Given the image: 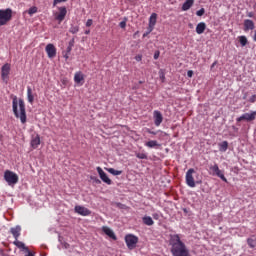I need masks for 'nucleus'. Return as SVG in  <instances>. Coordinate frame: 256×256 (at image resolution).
Wrapping results in <instances>:
<instances>
[{
  "label": "nucleus",
  "mask_w": 256,
  "mask_h": 256,
  "mask_svg": "<svg viewBox=\"0 0 256 256\" xmlns=\"http://www.w3.org/2000/svg\"><path fill=\"white\" fill-rule=\"evenodd\" d=\"M169 245L173 256H191L189 248H187L185 242L181 241L179 234L170 235Z\"/></svg>",
  "instance_id": "f257e3e1"
},
{
  "label": "nucleus",
  "mask_w": 256,
  "mask_h": 256,
  "mask_svg": "<svg viewBox=\"0 0 256 256\" xmlns=\"http://www.w3.org/2000/svg\"><path fill=\"white\" fill-rule=\"evenodd\" d=\"M12 111L16 119H20L22 125L27 123V110L25 108V101L23 99H18L17 96L13 97Z\"/></svg>",
  "instance_id": "f03ea898"
},
{
  "label": "nucleus",
  "mask_w": 256,
  "mask_h": 256,
  "mask_svg": "<svg viewBox=\"0 0 256 256\" xmlns=\"http://www.w3.org/2000/svg\"><path fill=\"white\" fill-rule=\"evenodd\" d=\"M13 19V9H0V27L7 25Z\"/></svg>",
  "instance_id": "7ed1b4c3"
},
{
  "label": "nucleus",
  "mask_w": 256,
  "mask_h": 256,
  "mask_svg": "<svg viewBox=\"0 0 256 256\" xmlns=\"http://www.w3.org/2000/svg\"><path fill=\"white\" fill-rule=\"evenodd\" d=\"M4 179L8 185H17L19 183V176L11 170H6L4 172Z\"/></svg>",
  "instance_id": "20e7f679"
},
{
  "label": "nucleus",
  "mask_w": 256,
  "mask_h": 256,
  "mask_svg": "<svg viewBox=\"0 0 256 256\" xmlns=\"http://www.w3.org/2000/svg\"><path fill=\"white\" fill-rule=\"evenodd\" d=\"M209 169L211 171L210 175H216L217 177L221 178L224 183H227V178L225 177V174H223V171L219 169V165H217V163L210 165Z\"/></svg>",
  "instance_id": "39448f33"
},
{
  "label": "nucleus",
  "mask_w": 256,
  "mask_h": 256,
  "mask_svg": "<svg viewBox=\"0 0 256 256\" xmlns=\"http://www.w3.org/2000/svg\"><path fill=\"white\" fill-rule=\"evenodd\" d=\"M59 12H54V19L58 21V23H63L65 21V17H67V8L65 6L58 7Z\"/></svg>",
  "instance_id": "423d86ee"
},
{
  "label": "nucleus",
  "mask_w": 256,
  "mask_h": 256,
  "mask_svg": "<svg viewBox=\"0 0 256 256\" xmlns=\"http://www.w3.org/2000/svg\"><path fill=\"white\" fill-rule=\"evenodd\" d=\"M125 242L128 249H135L137 243H139V238L133 234H128L125 236Z\"/></svg>",
  "instance_id": "0eeeda50"
},
{
  "label": "nucleus",
  "mask_w": 256,
  "mask_h": 256,
  "mask_svg": "<svg viewBox=\"0 0 256 256\" xmlns=\"http://www.w3.org/2000/svg\"><path fill=\"white\" fill-rule=\"evenodd\" d=\"M256 119V111H252L251 113H245L242 116L236 119L237 123H241V121H255Z\"/></svg>",
  "instance_id": "6e6552de"
},
{
  "label": "nucleus",
  "mask_w": 256,
  "mask_h": 256,
  "mask_svg": "<svg viewBox=\"0 0 256 256\" xmlns=\"http://www.w3.org/2000/svg\"><path fill=\"white\" fill-rule=\"evenodd\" d=\"M97 173L100 177V179L103 181V183H106V185H111L113 183V181H111V179L109 178V176H107V173H105V171H103L102 167H97L96 168Z\"/></svg>",
  "instance_id": "1a4fd4ad"
},
{
  "label": "nucleus",
  "mask_w": 256,
  "mask_h": 256,
  "mask_svg": "<svg viewBox=\"0 0 256 256\" xmlns=\"http://www.w3.org/2000/svg\"><path fill=\"white\" fill-rule=\"evenodd\" d=\"M193 173H195V169L190 168L187 172H186V185H188V187H195V178H193Z\"/></svg>",
  "instance_id": "9d476101"
},
{
  "label": "nucleus",
  "mask_w": 256,
  "mask_h": 256,
  "mask_svg": "<svg viewBox=\"0 0 256 256\" xmlns=\"http://www.w3.org/2000/svg\"><path fill=\"white\" fill-rule=\"evenodd\" d=\"M9 73H11V64L6 63L1 68V78L3 81L9 79Z\"/></svg>",
  "instance_id": "9b49d317"
},
{
  "label": "nucleus",
  "mask_w": 256,
  "mask_h": 256,
  "mask_svg": "<svg viewBox=\"0 0 256 256\" xmlns=\"http://www.w3.org/2000/svg\"><path fill=\"white\" fill-rule=\"evenodd\" d=\"M45 51L49 59H53L57 56V48H55V45L53 44H47Z\"/></svg>",
  "instance_id": "f8f14e48"
},
{
  "label": "nucleus",
  "mask_w": 256,
  "mask_h": 256,
  "mask_svg": "<svg viewBox=\"0 0 256 256\" xmlns=\"http://www.w3.org/2000/svg\"><path fill=\"white\" fill-rule=\"evenodd\" d=\"M74 210L78 215H82V217H89L91 215V210L85 208V206H75Z\"/></svg>",
  "instance_id": "ddd939ff"
},
{
  "label": "nucleus",
  "mask_w": 256,
  "mask_h": 256,
  "mask_svg": "<svg viewBox=\"0 0 256 256\" xmlns=\"http://www.w3.org/2000/svg\"><path fill=\"white\" fill-rule=\"evenodd\" d=\"M153 119H154V125L156 127H160V125L163 123V114L159 110H155L153 112Z\"/></svg>",
  "instance_id": "4468645a"
},
{
  "label": "nucleus",
  "mask_w": 256,
  "mask_h": 256,
  "mask_svg": "<svg viewBox=\"0 0 256 256\" xmlns=\"http://www.w3.org/2000/svg\"><path fill=\"white\" fill-rule=\"evenodd\" d=\"M102 231H103V233H105V235L110 237V239L117 241V236H115V232H113V230H111V228H109L107 226H103Z\"/></svg>",
  "instance_id": "2eb2a0df"
},
{
  "label": "nucleus",
  "mask_w": 256,
  "mask_h": 256,
  "mask_svg": "<svg viewBox=\"0 0 256 256\" xmlns=\"http://www.w3.org/2000/svg\"><path fill=\"white\" fill-rule=\"evenodd\" d=\"M255 29V22L253 20H244V31H253Z\"/></svg>",
  "instance_id": "dca6fc26"
},
{
  "label": "nucleus",
  "mask_w": 256,
  "mask_h": 256,
  "mask_svg": "<svg viewBox=\"0 0 256 256\" xmlns=\"http://www.w3.org/2000/svg\"><path fill=\"white\" fill-rule=\"evenodd\" d=\"M10 233L13 235L14 239H19V237H21V226L10 228Z\"/></svg>",
  "instance_id": "f3484780"
},
{
  "label": "nucleus",
  "mask_w": 256,
  "mask_h": 256,
  "mask_svg": "<svg viewBox=\"0 0 256 256\" xmlns=\"http://www.w3.org/2000/svg\"><path fill=\"white\" fill-rule=\"evenodd\" d=\"M205 29H207V24H205V22L198 23L196 26L197 35H203V33H205Z\"/></svg>",
  "instance_id": "a211bd4d"
},
{
  "label": "nucleus",
  "mask_w": 256,
  "mask_h": 256,
  "mask_svg": "<svg viewBox=\"0 0 256 256\" xmlns=\"http://www.w3.org/2000/svg\"><path fill=\"white\" fill-rule=\"evenodd\" d=\"M195 0H186L182 5V11H189L193 7Z\"/></svg>",
  "instance_id": "6ab92c4d"
},
{
  "label": "nucleus",
  "mask_w": 256,
  "mask_h": 256,
  "mask_svg": "<svg viewBox=\"0 0 256 256\" xmlns=\"http://www.w3.org/2000/svg\"><path fill=\"white\" fill-rule=\"evenodd\" d=\"M27 99L28 103L33 105V102L35 101V96H33V90L29 86L27 87Z\"/></svg>",
  "instance_id": "aec40b11"
},
{
  "label": "nucleus",
  "mask_w": 256,
  "mask_h": 256,
  "mask_svg": "<svg viewBox=\"0 0 256 256\" xmlns=\"http://www.w3.org/2000/svg\"><path fill=\"white\" fill-rule=\"evenodd\" d=\"M145 146L149 147V149H153L155 147H161V144H159V142H157L156 140H150L145 143Z\"/></svg>",
  "instance_id": "412c9836"
},
{
  "label": "nucleus",
  "mask_w": 256,
  "mask_h": 256,
  "mask_svg": "<svg viewBox=\"0 0 256 256\" xmlns=\"http://www.w3.org/2000/svg\"><path fill=\"white\" fill-rule=\"evenodd\" d=\"M142 221H143L144 225H147L148 227H151V225L155 224V222L153 221V218H151V216H144L142 218Z\"/></svg>",
  "instance_id": "4be33fe9"
},
{
  "label": "nucleus",
  "mask_w": 256,
  "mask_h": 256,
  "mask_svg": "<svg viewBox=\"0 0 256 256\" xmlns=\"http://www.w3.org/2000/svg\"><path fill=\"white\" fill-rule=\"evenodd\" d=\"M39 145H41V138L39 136H36L32 139L31 146L33 147V149H37Z\"/></svg>",
  "instance_id": "5701e85b"
},
{
  "label": "nucleus",
  "mask_w": 256,
  "mask_h": 256,
  "mask_svg": "<svg viewBox=\"0 0 256 256\" xmlns=\"http://www.w3.org/2000/svg\"><path fill=\"white\" fill-rule=\"evenodd\" d=\"M149 25L151 27H155L157 25V13H152L149 18Z\"/></svg>",
  "instance_id": "b1692460"
},
{
  "label": "nucleus",
  "mask_w": 256,
  "mask_h": 256,
  "mask_svg": "<svg viewBox=\"0 0 256 256\" xmlns=\"http://www.w3.org/2000/svg\"><path fill=\"white\" fill-rule=\"evenodd\" d=\"M14 245L18 247V249H24V251H29V248L25 246V243L19 241V239H15Z\"/></svg>",
  "instance_id": "393cba45"
},
{
  "label": "nucleus",
  "mask_w": 256,
  "mask_h": 256,
  "mask_svg": "<svg viewBox=\"0 0 256 256\" xmlns=\"http://www.w3.org/2000/svg\"><path fill=\"white\" fill-rule=\"evenodd\" d=\"M85 79V76L81 72H76L74 75V81L75 83H81Z\"/></svg>",
  "instance_id": "a878e982"
},
{
  "label": "nucleus",
  "mask_w": 256,
  "mask_h": 256,
  "mask_svg": "<svg viewBox=\"0 0 256 256\" xmlns=\"http://www.w3.org/2000/svg\"><path fill=\"white\" fill-rule=\"evenodd\" d=\"M227 149H229V142L223 141L219 144V151H221L222 153H225Z\"/></svg>",
  "instance_id": "bb28decb"
},
{
  "label": "nucleus",
  "mask_w": 256,
  "mask_h": 256,
  "mask_svg": "<svg viewBox=\"0 0 256 256\" xmlns=\"http://www.w3.org/2000/svg\"><path fill=\"white\" fill-rule=\"evenodd\" d=\"M108 173H111V175H121L123 171L121 170H115L114 168H106Z\"/></svg>",
  "instance_id": "cd10ccee"
},
{
  "label": "nucleus",
  "mask_w": 256,
  "mask_h": 256,
  "mask_svg": "<svg viewBox=\"0 0 256 256\" xmlns=\"http://www.w3.org/2000/svg\"><path fill=\"white\" fill-rule=\"evenodd\" d=\"M238 39L242 47H245V45H247L248 41L246 36H239Z\"/></svg>",
  "instance_id": "c85d7f7f"
},
{
  "label": "nucleus",
  "mask_w": 256,
  "mask_h": 256,
  "mask_svg": "<svg viewBox=\"0 0 256 256\" xmlns=\"http://www.w3.org/2000/svg\"><path fill=\"white\" fill-rule=\"evenodd\" d=\"M247 244L249 245V247H251V249H254V247H256V239L248 238Z\"/></svg>",
  "instance_id": "c756f323"
},
{
  "label": "nucleus",
  "mask_w": 256,
  "mask_h": 256,
  "mask_svg": "<svg viewBox=\"0 0 256 256\" xmlns=\"http://www.w3.org/2000/svg\"><path fill=\"white\" fill-rule=\"evenodd\" d=\"M70 33H72L73 35H75V33H79V26H71Z\"/></svg>",
  "instance_id": "7c9ffc66"
},
{
  "label": "nucleus",
  "mask_w": 256,
  "mask_h": 256,
  "mask_svg": "<svg viewBox=\"0 0 256 256\" xmlns=\"http://www.w3.org/2000/svg\"><path fill=\"white\" fill-rule=\"evenodd\" d=\"M35 13H37V7L36 6H33V7L29 8V10H28L29 15H35Z\"/></svg>",
  "instance_id": "2f4dec72"
},
{
  "label": "nucleus",
  "mask_w": 256,
  "mask_h": 256,
  "mask_svg": "<svg viewBox=\"0 0 256 256\" xmlns=\"http://www.w3.org/2000/svg\"><path fill=\"white\" fill-rule=\"evenodd\" d=\"M196 15H197L198 17H203V15H205V8H201L200 10H198V11L196 12Z\"/></svg>",
  "instance_id": "473e14b6"
},
{
  "label": "nucleus",
  "mask_w": 256,
  "mask_h": 256,
  "mask_svg": "<svg viewBox=\"0 0 256 256\" xmlns=\"http://www.w3.org/2000/svg\"><path fill=\"white\" fill-rule=\"evenodd\" d=\"M119 27H120L121 29H125V28L127 27V18H125L124 21H121V22L119 23Z\"/></svg>",
  "instance_id": "72a5a7b5"
},
{
  "label": "nucleus",
  "mask_w": 256,
  "mask_h": 256,
  "mask_svg": "<svg viewBox=\"0 0 256 256\" xmlns=\"http://www.w3.org/2000/svg\"><path fill=\"white\" fill-rule=\"evenodd\" d=\"M136 157L138 159H147V154H145V153H137Z\"/></svg>",
  "instance_id": "f704fd0d"
},
{
  "label": "nucleus",
  "mask_w": 256,
  "mask_h": 256,
  "mask_svg": "<svg viewBox=\"0 0 256 256\" xmlns=\"http://www.w3.org/2000/svg\"><path fill=\"white\" fill-rule=\"evenodd\" d=\"M65 2H67V0H54L53 7H57V5H59V3H65Z\"/></svg>",
  "instance_id": "c9c22d12"
},
{
  "label": "nucleus",
  "mask_w": 256,
  "mask_h": 256,
  "mask_svg": "<svg viewBox=\"0 0 256 256\" xmlns=\"http://www.w3.org/2000/svg\"><path fill=\"white\" fill-rule=\"evenodd\" d=\"M161 55V52H159V50H157L155 53H154V59L157 60L159 59V56Z\"/></svg>",
  "instance_id": "e433bc0d"
},
{
  "label": "nucleus",
  "mask_w": 256,
  "mask_h": 256,
  "mask_svg": "<svg viewBox=\"0 0 256 256\" xmlns=\"http://www.w3.org/2000/svg\"><path fill=\"white\" fill-rule=\"evenodd\" d=\"M91 25H93V20L88 19L87 22H86V27H91Z\"/></svg>",
  "instance_id": "4c0bfd02"
},
{
  "label": "nucleus",
  "mask_w": 256,
  "mask_h": 256,
  "mask_svg": "<svg viewBox=\"0 0 256 256\" xmlns=\"http://www.w3.org/2000/svg\"><path fill=\"white\" fill-rule=\"evenodd\" d=\"M142 60H143V56H142V55H136V56H135V61L140 62V61H142Z\"/></svg>",
  "instance_id": "58836bf2"
},
{
  "label": "nucleus",
  "mask_w": 256,
  "mask_h": 256,
  "mask_svg": "<svg viewBox=\"0 0 256 256\" xmlns=\"http://www.w3.org/2000/svg\"><path fill=\"white\" fill-rule=\"evenodd\" d=\"M249 101H250V103H255V101H256V95L253 94V95L250 97Z\"/></svg>",
  "instance_id": "ea45409f"
},
{
  "label": "nucleus",
  "mask_w": 256,
  "mask_h": 256,
  "mask_svg": "<svg viewBox=\"0 0 256 256\" xmlns=\"http://www.w3.org/2000/svg\"><path fill=\"white\" fill-rule=\"evenodd\" d=\"M71 51H73V47H72V46H68V47L66 48V53L70 54Z\"/></svg>",
  "instance_id": "a19ab883"
},
{
  "label": "nucleus",
  "mask_w": 256,
  "mask_h": 256,
  "mask_svg": "<svg viewBox=\"0 0 256 256\" xmlns=\"http://www.w3.org/2000/svg\"><path fill=\"white\" fill-rule=\"evenodd\" d=\"M147 133H149L150 135H157V132L152 131L151 129H147Z\"/></svg>",
  "instance_id": "79ce46f5"
},
{
  "label": "nucleus",
  "mask_w": 256,
  "mask_h": 256,
  "mask_svg": "<svg viewBox=\"0 0 256 256\" xmlns=\"http://www.w3.org/2000/svg\"><path fill=\"white\" fill-rule=\"evenodd\" d=\"M247 17L253 18V17H255V13H253V12H248V13H247Z\"/></svg>",
  "instance_id": "37998d69"
},
{
  "label": "nucleus",
  "mask_w": 256,
  "mask_h": 256,
  "mask_svg": "<svg viewBox=\"0 0 256 256\" xmlns=\"http://www.w3.org/2000/svg\"><path fill=\"white\" fill-rule=\"evenodd\" d=\"M153 29H155V26L151 27V24H149L148 33H151L153 31Z\"/></svg>",
  "instance_id": "c03bdc74"
},
{
  "label": "nucleus",
  "mask_w": 256,
  "mask_h": 256,
  "mask_svg": "<svg viewBox=\"0 0 256 256\" xmlns=\"http://www.w3.org/2000/svg\"><path fill=\"white\" fill-rule=\"evenodd\" d=\"M75 45V39H72L70 42H69V47H73Z\"/></svg>",
  "instance_id": "a18cd8bd"
},
{
  "label": "nucleus",
  "mask_w": 256,
  "mask_h": 256,
  "mask_svg": "<svg viewBox=\"0 0 256 256\" xmlns=\"http://www.w3.org/2000/svg\"><path fill=\"white\" fill-rule=\"evenodd\" d=\"M187 77H193V70H189L188 72H187Z\"/></svg>",
  "instance_id": "49530a36"
},
{
  "label": "nucleus",
  "mask_w": 256,
  "mask_h": 256,
  "mask_svg": "<svg viewBox=\"0 0 256 256\" xmlns=\"http://www.w3.org/2000/svg\"><path fill=\"white\" fill-rule=\"evenodd\" d=\"M153 219H159V214H153Z\"/></svg>",
  "instance_id": "de8ad7c7"
},
{
  "label": "nucleus",
  "mask_w": 256,
  "mask_h": 256,
  "mask_svg": "<svg viewBox=\"0 0 256 256\" xmlns=\"http://www.w3.org/2000/svg\"><path fill=\"white\" fill-rule=\"evenodd\" d=\"M215 65H217V61H215L214 63H212L211 69H213V68L215 67Z\"/></svg>",
  "instance_id": "09e8293b"
},
{
  "label": "nucleus",
  "mask_w": 256,
  "mask_h": 256,
  "mask_svg": "<svg viewBox=\"0 0 256 256\" xmlns=\"http://www.w3.org/2000/svg\"><path fill=\"white\" fill-rule=\"evenodd\" d=\"M64 58L67 60L69 59V54L66 52V54L64 55Z\"/></svg>",
  "instance_id": "8fccbe9b"
},
{
  "label": "nucleus",
  "mask_w": 256,
  "mask_h": 256,
  "mask_svg": "<svg viewBox=\"0 0 256 256\" xmlns=\"http://www.w3.org/2000/svg\"><path fill=\"white\" fill-rule=\"evenodd\" d=\"M160 78L162 79V81H165V74H162Z\"/></svg>",
  "instance_id": "3c124183"
},
{
  "label": "nucleus",
  "mask_w": 256,
  "mask_h": 256,
  "mask_svg": "<svg viewBox=\"0 0 256 256\" xmlns=\"http://www.w3.org/2000/svg\"><path fill=\"white\" fill-rule=\"evenodd\" d=\"M253 41H256V30L254 31Z\"/></svg>",
  "instance_id": "603ef678"
},
{
  "label": "nucleus",
  "mask_w": 256,
  "mask_h": 256,
  "mask_svg": "<svg viewBox=\"0 0 256 256\" xmlns=\"http://www.w3.org/2000/svg\"><path fill=\"white\" fill-rule=\"evenodd\" d=\"M89 33H91V31H89V30L85 31V35H89Z\"/></svg>",
  "instance_id": "864d4df0"
},
{
  "label": "nucleus",
  "mask_w": 256,
  "mask_h": 256,
  "mask_svg": "<svg viewBox=\"0 0 256 256\" xmlns=\"http://www.w3.org/2000/svg\"><path fill=\"white\" fill-rule=\"evenodd\" d=\"M149 35V32H146L143 34V37H147Z\"/></svg>",
  "instance_id": "5fc2aeb1"
},
{
  "label": "nucleus",
  "mask_w": 256,
  "mask_h": 256,
  "mask_svg": "<svg viewBox=\"0 0 256 256\" xmlns=\"http://www.w3.org/2000/svg\"><path fill=\"white\" fill-rule=\"evenodd\" d=\"M190 29H193V24H189Z\"/></svg>",
  "instance_id": "6e6d98bb"
}]
</instances>
